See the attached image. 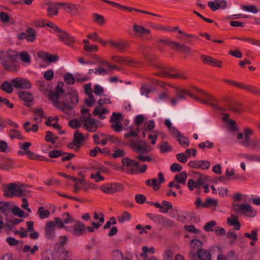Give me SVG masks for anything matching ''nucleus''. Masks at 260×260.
Segmentation results:
<instances>
[{"label":"nucleus","mask_w":260,"mask_h":260,"mask_svg":"<svg viewBox=\"0 0 260 260\" xmlns=\"http://www.w3.org/2000/svg\"><path fill=\"white\" fill-rule=\"evenodd\" d=\"M177 140L182 147H187L189 145V142L188 139L182 134H181L177 138Z\"/></svg>","instance_id":"42"},{"label":"nucleus","mask_w":260,"mask_h":260,"mask_svg":"<svg viewBox=\"0 0 260 260\" xmlns=\"http://www.w3.org/2000/svg\"><path fill=\"white\" fill-rule=\"evenodd\" d=\"M131 146L133 150L139 153L136 158L142 162L150 161L152 158L150 155H145L144 153H148L152 150V147L147 142L144 141L131 142Z\"/></svg>","instance_id":"2"},{"label":"nucleus","mask_w":260,"mask_h":260,"mask_svg":"<svg viewBox=\"0 0 260 260\" xmlns=\"http://www.w3.org/2000/svg\"><path fill=\"white\" fill-rule=\"evenodd\" d=\"M77 182L82 186V188L84 190H87L90 188H93L94 185L90 183L85 181L83 179H78Z\"/></svg>","instance_id":"49"},{"label":"nucleus","mask_w":260,"mask_h":260,"mask_svg":"<svg viewBox=\"0 0 260 260\" xmlns=\"http://www.w3.org/2000/svg\"><path fill=\"white\" fill-rule=\"evenodd\" d=\"M227 222L230 225L234 226V229L238 230L240 228V223L238 219V217L234 214H232L227 219Z\"/></svg>","instance_id":"29"},{"label":"nucleus","mask_w":260,"mask_h":260,"mask_svg":"<svg viewBox=\"0 0 260 260\" xmlns=\"http://www.w3.org/2000/svg\"><path fill=\"white\" fill-rule=\"evenodd\" d=\"M146 216L155 223L160 225L162 216L153 213H147Z\"/></svg>","instance_id":"39"},{"label":"nucleus","mask_w":260,"mask_h":260,"mask_svg":"<svg viewBox=\"0 0 260 260\" xmlns=\"http://www.w3.org/2000/svg\"><path fill=\"white\" fill-rule=\"evenodd\" d=\"M174 225L175 222L172 220L162 216L160 225L170 228L174 226Z\"/></svg>","instance_id":"48"},{"label":"nucleus","mask_w":260,"mask_h":260,"mask_svg":"<svg viewBox=\"0 0 260 260\" xmlns=\"http://www.w3.org/2000/svg\"><path fill=\"white\" fill-rule=\"evenodd\" d=\"M176 158L179 161L185 163L187 161L189 155H187L185 153H179L176 154Z\"/></svg>","instance_id":"59"},{"label":"nucleus","mask_w":260,"mask_h":260,"mask_svg":"<svg viewBox=\"0 0 260 260\" xmlns=\"http://www.w3.org/2000/svg\"><path fill=\"white\" fill-rule=\"evenodd\" d=\"M92 169L96 172H100V173H107L109 172L107 168L100 164L95 165L92 167Z\"/></svg>","instance_id":"60"},{"label":"nucleus","mask_w":260,"mask_h":260,"mask_svg":"<svg viewBox=\"0 0 260 260\" xmlns=\"http://www.w3.org/2000/svg\"><path fill=\"white\" fill-rule=\"evenodd\" d=\"M160 151L161 153H166L172 150V147L167 142H164L159 146Z\"/></svg>","instance_id":"61"},{"label":"nucleus","mask_w":260,"mask_h":260,"mask_svg":"<svg viewBox=\"0 0 260 260\" xmlns=\"http://www.w3.org/2000/svg\"><path fill=\"white\" fill-rule=\"evenodd\" d=\"M12 84L16 88L29 89L32 87V84L30 81L22 78H16L12 79Z\"/></svg>","instance_id":"10"},{"label":"nucleus","mask_w":260,"mask_h":260,"mask_svg":"<svg viewBox=\"0 0 260 260\" xmlns=\"http://www.w3.org/2000/svg\"><path fill=\"white\" fill-rule=\"evenodd\" d=\"M213 146V143L209 140L203 142L199 144V148L203 150H205L206 148L211 149Z\"/></svg>","instance_id":"53"},{"label":"nucleus","mask_w":260,"mask_h":260,"mask_svg":"<svg viewBox=\"0 0 260 260\" xmlns=\"http://www.w3.org/2000/svg\"><path fill=\"white\" fill-rule=\"evenodd\" d=\"M189 95L190 96L195 98L192 94H190L188 91L185 89H180L176 93V96L172 99L170 102L172 106H175L179 102L185 99V95Z\"/></svg>","instance_id":"17"},{"label":"nucleus","mask_w":260,"mask_h":260,"mask_svg":"<svg viewBox=\"0 0 260 260\" xmlns=\"http://www.w3.org/2000/svg\"><path fill=\"white\" fill-rule=\"evenodd\" d=\"M210 9L215 11L219 9H225L226 7V2L224 0H214L208 3Z\"/></svg>","instance_id":"21"},{"label":"nucleus","mask_w":260,"mask_h":260,"mask_svg":"<svg viewBox=\"0 0 260 260\" xmlns=\"http://www.w3.org/2000/svg\"><path fill=\"white\" fill-rule=\"evenodd\" d=\"M245 156L248 158V161L260 162V155L249 153V155Z\"/></svg>","instance_id":"62"},{"label":"nucleus","mask_w":260,"mask_h":260,"mask_svg":"<svg viewBox=\"0 0 260 260\" xmlns=\"http://www.w3.org/2000/svg\"><path fill=\"white\" fill-rule=\"evenodd\" d=\"M187 178V173L185 171H182L181 173L177 174L174 177V180L182 184H185L186 180Z\"/></svg>","instance_id":"31"},{"label":"nucleus","mask_w":260,"mask_h":260,"mask_svg":"<svg viewBox=\"0 0 260 260\" xmlns=\"http://www.w3.org/2000/svg\"><path fill=\"white\" fill-rule=\"evenodd\" d=\"M122 120V115L121 113H117L113 112L112 116L110 118V122L112 123L121 122Z\"/></svg>","instance_id":"50"},{"label":"nucleus","mask_w":260,"mask_h":260,"mask_svg":"<svg viewBox=\"0 0 260 260\" xmlns=\"http://www.w3.org/2000/svg\"><path fill=\"white\" fill-rule=\"evenodd\" d=\"M202 59L204 62L213 67H221V62L210 56H202Z\"/></svg>","instance_id":"25"},{"label":"nucleus","mask_w":260,"mask_h":260,"mask_svg":"<svg viewBox=\"0 0 260 260\" xmlns=\"http://www.w3.org/2000/svg\"><path fill=\"white\" fill-rule=\"evenodd\" d=\"M34 113L33 119L37 123H41L43 118L44 117L43 110L41 109H37L34 111Z\"/></svg>","instance_id":"33"},{"label":"nucleus","mask_w":260,"mask_h":260,"mask_svg":"<svg viewBox=\"0 0 260 260\" xmlns=\"http://www.w3.org/2000/svg\"><path fill=\"white\" fill-rule=\"evenodd\" d=\"M79 101L78 92L72 90L66 94L64 100L61 103H57V108L64 112L72 110Z\"/></svg>","instance_id":"3"},{"label":"nucleus","mask_w":260,"mask_h":260,"mask_svg":"<svg viewBox=\"0 0 260 260\" xmlns=\"http://www.w3.org/2000/svg\"><path fill=\"white\" fill-rule=\"evenodd\" d=\"M26 34V40L29 42H32L36 40V31L32 28H28Z\"/></svg>","instance_id":"41"},{"label":"nucleus","mask_w":260,"mask_h":260,"mask_svg":"<svg viewBox=\"0 0 260 260\" xmlns=\"http://www.w3.org/2000/svg\"><path fill=\"white\" fill-rule=\"evenodd\" d=\"M38 249L39 247L37 245H34L32 248L29 245H25L23 248V251L25 253L30 252L31 254H34Z\"/></svg>","instance_id":"56"},{"label":"nucleus","mask_w":260,"mask_h":260,"mask_svg":"<svg viewBox=\"0 0 260 260\" xmlns=\"http://www.w3.org/2000/svg\"><path fill=\"white\" fill-rule=\"evenodd\" d=\"M216 222L215 220H211L205 223L203 226V229L206 232L213 231L214 226L216 225Z\"/></svg>","instance_id":"51"},{"label":"nucleus","mask_w":260,"mask_h":260,"mask_svg":"<svg viewBox=\"0 0 260 260\" xmlns=\"http://www.w3.org/2000/svg\"><path fill=\"white\" fill-rule=\"evenodd\" d=\"M73 222L74 223L73 226H68L65 228V230L76 236H80L85 233V226L82 222L74 220Z\"/></svg>","instance_id":"7"},{"label":"nucleus","mask_w":260,"mask_h":260,"mask_svg":"<svg viewBox=\"0 0 260 260\" xmlns=\"http://www.w3.org/2000/svg\"><path fill=\"white\" fill-rule=\"evenodd\" d=\"M59 5L66 12L72 15H77L80 7V5L70 3H59Z\"/></svg>","instance_id":"13"},{"label":"nucleus","mask_w":260,"mask_h":260,"mask_svg":"<svg viewBox=\"0 0 260 260\" xmlns=\"http://www.w3.org/2000/svg\"><path fill=\"white\" fill-rule=\"evenodd\" d=\"M57 137L55 136L50 131L46 132V135L45 136V140L47 142H50L51 143H54Z\"/></svg>","instance_id":"57"},{"label":"nucleus","mask_w":260,"mask_h":260,"mask_svg":"<svg viewBox=\"0 0 260 260\" xmlns=\"http://www.w3.org/2000/svg\"><path fill=\"white\" fill-rule=\"evenodd\" d=\"M232 209L236 213L242 214L248 217H254L257 214L256 210L250 205L247 203L239 204L234 203Z\"/></svg>","instance_id":"4"},{"label":"nucleus","mask_w":260,"mask_h":260,"mask_svg":"<svg viewBox=\"0 0 260 260\" xmlns=\"http://www.w3.org/2000/svg\"><path fill=\"white\" fill-rule=\"evenodd\" d=\"M241 8L243 10L248 12H251L253 14H256L257 13V9L256 8V7L254 5H249V6H245V5H242Z\"/></svg>","instance_id":"55"},{"label":"nucleus","mask_w":260,"mask_h":260,"mask_svg":"<svg viewBox=\"0 0 260 260\" xmlns=\"http://www.w3.org/2000/svg\"><path fill=\"white\" fill-rule=\"evenodd\" d=\"M63 219L60 217H55L54 220L55 221L57 226L58 228L60 229H64L67 228L65 226V224H68L69 223H73L74 221V219L72 218V217L68 213H64L62 214Z\"/></svg>","instance_id":"11"},{"label":"nucleus","mask_w":260,"mask_h":260,"mask_svg":"<svg viewBox=\"0 0 260 260\" xmlns=\"http://www.w3.org/2000/svg\"><path fill=\"white\" fill-rule=\"evenodd\" d=\"M108 42L112 47L119 50L123 49L125 46V43L122 41H114L109 40Z\"/></svg>","instance_id":"37"},{"label":"nucleus","mask_w":260,"mask_h":260,"mask_svg":"<svg viewBox=\"0 0 260 260\" xmlns=\"http://www.w3.org/2000/svg\"><path fill=\"white\" fill-rule=\"evenodd\" d=\"M158 132L152 131L148 136V138L151 140V144L154 145L158 138Z\"/></svg>","instance_id":"52"},{"label":"nucleus","mask_w":260,"mask_h":260,"mask_svg":"<svg viewBox=\"0 0 260 260\" xmlns=\"http://www.w3.org/2000/svg\"><path fill=\"white\" fill-rule=\"evenodd\" d=\"M257 230H254L251 231L250 234H249L248 233H245L244 236L245 237L251 239V240L253 241L254 242H255V241H257L258 240V238L257 237Z\"/></svg>","instance_id":"54"},{"label":"nucleus","mask_w":260,"mask_h":260,"mask_svg":"<svg viewBox=\"0 0 260 260\" xmlns=\"http://www.w3.org/2000/svg\"><path fill=\"white\" fill-rule=\"evenodd\" d=\"M31 145L30 142H25L20 144V150L18 151V154L19 155H23L26 153L27 151H29V148Z\"/></svg>","instance_id":"34"},{"label":"nucleus","mask_w":260,"mask_h":260,"mask_svg":"<svg viewBox=\"0 0 260 260\" xmlns=\"http://www.w3.org/2000/svg\"><path fill=\"white\" fill-rule=\"evenodd\" d=\"M64 80L67 84H73L75 82V78L71 73L66 74L64 76Z\"/></svg>","instance_id":"64"},{"label":"nucleus","mask_w":260,"mask_h":260,"mask_svg":"<svg viewBox=\"0 0 260 260\" xmlns=\"http://www.w3.org/2000/svg\"><path fill=\"white\" fill-rule=\"evenodd\" d=\"M109 113V111L106 108H103L101 106L96 107L92 112L94 116H98L101 119H104L106 118L105 115Z\"/></svg>","instance_id":"24"},{"label":"nucleus","mask_w":260,"mask_h":260,"mask_svg":"<svg viewBox=\"0 0 260 260\" xmlns=\"http://www.w3.org/2000/svg\"><path fill=\"white\" fill-rule=\"evenodd\" d=\"M121 169L128 174H134L136 168H139V162L127 156L121 158Z\"/></svg>","instance_id":"6"},{"label":"nucleus","mask_w":260,"mask_h":260,"mask_svg":"<svg viewBox=\"0 0 260 260\" xmlns=\"http://www.w3.org/2000/svg\"><path fill=\"white\" fill-rule=\"evenodd\" d=\"M25 194L26 189L23 185H18L13 183L8 184L4 190V195L6 197H19Z\"/></svg>","instance_id":"5"},{"label":"nucleus","mask_w":260,"mask_h":260,"mask_svg":"<svg viewBox=\"0 0 260 260\" xmlns=\"http://www.w3.org/2000/svg\"><path fill=\"white\" fill-rule=\"evenodd\" d=\"M105 64H106L107 66V67H108V70L104 69L102 68L101 67H99L97 69H95L94 70V73L96 75H107L109 73V72H110L113 69H116V67L115 66H112L108 62H105Z\"/></svg>","instance_id":"26"},{"label":"nucleus","mask_w":260,"mask_h":260,"mask_svg":"<svg viewBox=\"0 0 260 260\" xmlns=\"http://www.w3.org/2000/svg\"><path fill=\"white\" fill-rule=\"evenodd\" d=\"M38 214L41 219L47 218L50 216V212L47 210H45L42 207L39 208Z\"/></svg>","instance_id":"46"},{"label":"nucleus","mask_w":260,"mask_h":260,"mask_svg":"<svg viewBox=\"0 0 260 260\" xmlns=\"http://www.w3.org/2000/svg\"><path fill=\"white\" fill-rule=\"evenodd\" d=\"M202 245V242L201 241L197 239H193L191 240L190 243V247L192 249L198 251L200 249H201V247Z\"/></svg>","instance_id":"44"},{"label":"nucleus","mask_w":260,"mask_h":260,"mask_svg":"<svg viewBox=\"0 0 260 260\" xmlns=\"http://www.w3.org/2000/svg\"><path fill=\"white\" fill-rule=\"evenodd\" d=\"M19 97L25 103V105L26 106L30 105L34 99L32 94L30 92L25 91L20 92Z\"/></svg>","instance_id":"23"},{"label":"nucleus","mask_w":260,"mask_h":260,"mask_svg":"<svg viewBox=\"0 0 260 260\" xmlns=\"http://www.w3.org/2000/svg\"><path fill=\"white\" fill-rule=\"evenodd\" d=\"M188 166L191 168L206 170L210 167V162L208 160H192L188 162Z\"/></svg>","instance_id":"16"},{"label":"nucleus","mask_w":260,"mask_h":260,"mask_svg":"<svg viewBox=\"0 0 260 260\" xmlns=\"http://www.w3.org/2000/svg\"><path fill=\"white\" fill-rule=\"evenodd\" d=\"M159 75L162 77L170 78L185 79L186 78L183 72L173 70L161 71L159 72Z\"/></svg>","instance_id":"12"},{"label":"nucleus","mask_w":260,"mask_h":260,"mask_svg":"<svg viewBox=\"0 0 260 260\" xmlns=\"http://www.w3.org/2000/svg\"><path fill=\"white\" fill-rule=\"evenodd\" d=\"M63 93V90L61 88L57 87L56 88L54 92L50 94V99L52 101L53 105L57 108L56 103H60L58 100L60 98Z\"/></svg>","instance_id":"22"},{"label":"nucleus","mask_w":260,"mask_h":260,"mask_svg":"<svg viewBox=\"0 0 260 260\" xmlns=\"http://www.w3.org/2000/svg\"><path fill=\"white\" fill-rule=\"evenodd\" d=\"M57 36L61 41L68 46H72L75 42V39L73 36L61 29L58 32Z\"/></svg>","instance_id":"20"},{"label":"nucleus","mask_w":260,"mask_h":260,"mask_svg":"<svg viewBox=\"0 0 260 260\" xmlns=\"http://www.w3.org/2000/svg\"><path fill=\"white\" fill-rule=\"evenodd\" d=\"M131 218V214L127 212H124L121 215L118 216L117 220L120 223H124L129 221Z\"/></svg>","instance_id":"43"},{"label":"nucleus","mask_w":260,"mask_h":260,"mask_svg":"<svg viewBox=\"0 0 260 260\" xmlns=\"http://www.w3.org/2000/svg\"><path fill=\"white\" fill-rule=\"evenodd\" d=\"M85 139L84 136L80 133L77 132L74 134V143L75 146L79 147L81 146V142Z\"/></svg>","instance_id":"38"},{"label":"nucleus","mask_w":260,"mask_h":260,"mask_svg":"<svg viewBox=\"0 0 260 260\" xmlns=\"http://www.w3.org/2000/svg\"><path fill=\"white\" fill-rule=\"evenodd\" d=\"M38 54L40 58L50 62H55L58 59V57L56 55H51L45 52L40 51Z\"/></svg>","instance_id":"28"},{"label":"nucleus","mask_w":260,"mask_h":260,"mask_svg":"<svg viewBox=\"0 0 260 260\" xmlns=\"http://www.w3.org/2000/svg\"><path fill=\"white\" fill-rule=\"evenodd\" d=\"M151 205L154 206L157 208H158L159 211L162 213H167L173 207V205L171 202L165 200L162 201L161 204L157 202H152L151 203Z\"/></svg>","instance_id":"19"},{"label":"nucleus","mask_w":260,"mask_h":260,"mask_svg":"<svg viewBox=\"0 0 260 260\" xmlns=\"http://www.w3.org/2000/svg\"><path fill=\"white\" fill-rule=\"evenodd\" d=\"M198 91L200 93L201 98L203 99L202 101L203 103L210 104V102H214L215 101V98L205 91L200 89H199Z\"/></svg>","instance_id":"30"},{"label":"nucleus","mask_w":260,"mask_h":260,"mask_svg":"<svg viewBox=\"0 0 260 260\" xmlns=\"http://www.w3.org/2000/svg\"><path fill=\"white\" fill-rule=\"evenodd\" d=\"M205 205L206 206V208H208L210 206L216 207L217 206V201L213 198H208L205 202Z\"/></svg>","instance_id":"63"},{"label":"nucleus","mask_w":260,"mask_h":260,"mask_svg":"<svg viewBox=\"0 0 260 260\" xmlns=\"http://www.w3.org/2000/svg\"><path fill=\"white\" fill-rule=\"evenodd\" d=\"M173 48L181 50L182 52L185 53H189L190 51L189 47L181 45L178 43H173Z\"/></svg>","instance_id":"47"},{"label":"nucleus","mask_w":260,"mask_h":260,"mask_svg":"<svg viewBox=\"0 0 260 260\" xmlns=\"http://www.w3.org/2000/svg\"><path fill=\"white\" fill-rule=\"evenodd\" d=\"M158 179L153 178L152 180H147L145 183L147 185L151 186L155 190L159 189L160 184L165 182L164 174L160 172L158 174Z\"/></svg>","instance_id":"15"},{"label":"nucleus","mask_w":260,"mask_h":260,"mask_svg":"<svg viewBox=\"0 0 260 260\" xmlns=\"http://www.w3.org/2000/svg\"><path fill=\"white\" fill-rule=\"evenodd\" d=\"M198 256L201 260H211V254L207 250L200 249L198 250Z\"/></svg>","instance_id":"32"},{"label":"nucleus","mask_w":260,"mask_h":260,"mask_svg":"<svg viewBox=\"0 0 260 260\" xmlns=\"http://www.w3.org/2000/svg\"><path fill=\"white\" fill-rule=\"evenodd\" d=\"M57 224L55 221H48L45 227V235L48 239H53L55 236V229Z\"/></svg>","instance_id":"18"},{"label":"nucleus","mask_w":260,"mask_h":260,"mask_svg":"<svg viewBox=\"0 0 260 260\" xmlns=\"http://www.w3.org/2000/svg\"><path fill=\"white\" fill-rule=\"evenodd\" d=\"M134 31L140 35H146L148 34L150 32V30L148 29L145 28L144 27L135 24L133 27Z\"/></svg>","instance_id":"40"},{"label":"nucleus","mask_w":260,"mask_h":260,"mask_svg":"<svg viewBox=\"0 0 260 260\" xmlns=\"http://www.w3.org/2000/svg\"><path fill=\"white\" fill-rule=\"evenodd\" d=\"M23 128L27 133L30 132L36 133L38 129V126L37 124H34L30 126V122L29 121H26L23 124Z\"/></svg>","instance_id":"36"},{"label":"nucleus","mask_w":260,"mask_h":260,"mask_svg":"<svg viewBox=\"0 0 260 260\" xmlns=\"http://www.w3.org/2000/svg\"><path fill=\"white\" fill-rule=\"evenodd\" d=\"M100 189L105 193L112 194L122 191L123 186L121 184L113 183L105 184L101 186Z\"/></svg>","instance_id":"9"},{"label":"nucleus","mask_w":260,"mask_h":260,"mask_svg":"<svg viewBox=\"0 0 260 260\" xmlns=\"http://www.w3.org/2000/svg\"><path fill=\"white\" fill-rule=\"evenodd\" d=\"M11 212L13 215L19 217L25 218L28 216L27 213H25L24 211L17 206H14L12 209Z\"/></svg>","instance_id":"35"},{"label":"nucleus","mask_w":260,"mask_h":260,"mask_svg":"<svg viewBox=\"0 0 260 260\" xmlns=\"http://www.w3.org/2000/svg\"><path fill=\"white\" fill-rule=\"evenodd\" d=\"M18 55L17 52L12 50L0 52V63L4 68L13 72H16L19 69V66L16 63Z\"/></svg>","instance_id":"1"},{"label":"nucleus","mask_w":260,"mask_h":260,"mask_svg":"<svg viewBox=\"0 0 260 260\" xmlns=\"http://www.w3.org/2000/svg\"><path fill=\"white\" fill-rule=\"evenodd\" d=\"M80 120L84 128L90 132H94L98 127V123L91 116H81Z\"/></svg>","instance_id":"8"},{"label":"nucleus","mask_w":260,"mask_h":260,"mask_svg":"<svg viewBox=\"0 0 260 260\" xmlns=\"http://www.w3.org/2000/svg\"><path fill=\"white\" fill-rule=\"evenodd\" d=\"M198 174L200 175V177L196 182L193 179H189L188 180L187 186L189 190H193L195 188L200 187L206 181L208 180V176H204L199 173H198Z\"/></svg>","instance_id":"14"},{"label":"nucleus","mask_w":260,"mask_h":260,"mask_svg":"<svg viewBox=\"0 0 260 260\" xmlns=\"http://www.w3.org/2000/svg\"><path fill=\"white\" fill-rule=\"evenodd\" d=\"M48 7L47 9L48 15L51 17L58 14V6H60L58 3H48Z\"/></svg>","instance_id":"27"},{"label":"nucleus","mask_w":260,"mask_h":260,"mask_svg":"<svg viewBox=\"0 0 260 260\" xmlns=\"http://www.w3.org/2000/svg\"><path fill=\"white\" fill-rule=\"evenodd\" d=\"M9 136L11 139H22L20 133L15 129L10 130L9 132Z\"/></svg>","instance_id":"58"},{"label":"nucleus","mask_w":260,"mask_h":260,"mask_svg":"<svg viewBox=\"0 0 260 260\" xmlns=\"http://www.w3.org/2000/svg\"><path fill=\"white\" fill-rule=\"evenodd\" d=\"M12 80L10 82H5L2 85V89L7 93H10L13 90Z\"/></svg>","instance_id":"45"}]
</instances>
